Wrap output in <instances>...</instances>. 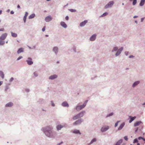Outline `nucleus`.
Listing matches in <instances>:
<instances>
[{
	"instance_id": "f257e3e1",
	"label": "nucleus",
	"mask_w": 145,
	"mask_h": 145,
	"mask_svg": "<svg viewBox=\"0 0 145 145\" xmlns=\"http://www.w3.org/2000/svg\"><path fill=\"white\" fill-rule=\"evenodd\" d=\"M52 129L51 127H47L45 129H44V131L45 134L47 136L51 138H54L56 134L52 132L51 131Z\"/></svg>"
},
{
	"instance_id": "f03ea898",
	"label": "nucleus",
	"mask_w": 145,
	"mask_h": 145,
	"mask_svg": "<svg viewBox=\"0 0 145 145\" xmlns=\"http://www.w3.org/2000/svg\"><path fill=\"white\" fill-rule=\"evenodd\" d=\"M88 101V100L85 101V103L82 105H78L76 106V109L77 111H79L84 108L86 105V103Z\"/></svg>"
},
{
	"instance_id": "7ed1b4c3",
	"label": "nucleus",
	"mask_w": 145,
	"mask_h": 145,
	"mask_svg": "<svg viewBox=\"0 0 145 145\" xmlns=\"http://www.w3.org/2000/svg\"><path fill=\"white\" fill-rule=\"evenodd\" d=\"M84 115V112H82L79 114H77L76 116L73 117V119L74 120H76L79 118H80L83 116Z\"/></svg>"
},
{
	"instance_id": "20e7f679",
	"label": "nucleus",
	"mask_w": 145,
	"mask_h": 145,
	"mask_svg": "<svg viewBox=\"0 0 145 145\" xmlns=\"http://www.w3.org/2000/svg\"><path fill=\"white\" fill-rule=\"evenodd\" d=\"M114 3V2L113 1H110L107 5L105 6V8H107L108 7H111L113 5Z\"/></svg>"
},
{
	"instance_id": "39448f33",
	"label": "nucleus",
	"mask_w": 145,
	"mask_h": 145,
	"mask_svg": "<svg viewBox=\"0 0 145 145\" xmlns=\"http://www.w3.org/2000/svg\"><path fill=\"white\" fill-rule=\"evenodd\" d=\"M26 61L27 62V64L29 65H31L33 63V62L32 61V59L30 57H28Z\"/></svg>"
},
{
	"instance_id": "423d86ee",
	"label": "nucleus",
	"mask_w": 145,
	"mask_h": 145,
	"mask_svg": "<svg viewBox=\"0 0 145 145\" xmlns=\"http://www.w3.org/2000/svg\"><path fill=\"white\" fill-rule=\"evenodd\" d=\"M7 33H5L1 35V37H0V38L2 40H3L5 39V38H6V37L7 36Z\"/></svg>"
},
{
	"instance_id": "0eeeda50",
	"label": "nucleus",
	"mask_w": 145,
	"mask_h": 145,
	"mask_svg": "<svg viewBox=\"0 0 145 145\" xmlns=\"http://www.w3.org/2000/svg\"><path fill=\"white\" fill-rule=\"evenodd\" d=\"M123 49V48L122 47H121L120 49H119L118 51H117V53L116 54V56H117L120 54L122 50Z\"/></svg>"
},
{
	"instance_id": "6e6552de",
	"label": "nucleus",
	"mask_w": 145,
	"mask_h": 145,
	"mask_svg": "<svg viewBox=\"0 0 145 145\" xmlns=\"http://www.w3.org/2000/svg\"><path fill=\"white\" fill-rule=\"evenodd\" d=\"M109 129V127L107 126L106 127H102L101 129L102 132H104L107 130Z\"/></svg>"
},
{
	"instance_id": "1a4fd4ad",
	"label": "nucleus",
	"mask_w": 145,
	"mask_h": 145,
	"mask_svg": "<svg viewBox=\"0 0 145 145\" xmlns=\"http://www.w3.org/2000/svg\"><path fill=\"white\" fill-rule=\"evenodd\" d=\"M52 19V17L50 16H49L46 17L45 18V20L46 22H49L51 21Z\"/></svg>"
},
{
	"instance_id": "9d476101",
	"label": "nucleus",
	"mask_w": 145,
	"mask_h": 145,
	"mask_svg": "<svg viewBox=\"0 0 145 145\" xmlns=\"http://www.w3.org/2000/svg\"><path fill=\"white\" fill-rule=\"evenodd\" d=\"M82 121H81V120H78L73 123V124L74 125H78L80 124Z\"/></svg>"
},
{
	"instance_id": "9b49d317",
	"label": "nucleus",
	"mask_w": 145,
	"mask_h": 145,
	"mask_svg": "<svg viewBox=\"0 0 145 145\" xmlns=\"http://www.w3.org/2000/svg\"><path fill=\"white\" fill-rule=\"evenodd\" d=\"M87 22V21L86 20L81 22L80 24V26L81 27H83L86 24Z\"/></svg>"
},
{
	"instance_id": "f8f14e48",
	"label": "nucleus",
	"mask_w": 145,
	"mask_h": 145,
	"mask_svg": "<svg viewBox=\"0 0 145 145\" xmlns=\"http://www.w3.org/2000/svg\"><path fill=\"white\" fill-rule=\"evenodd\" d=\"M60 25H61L64 28H66L67 27V25L65 24V22H61L60 23Z\"/></svg>"
},
{
	"instance_id": "ddd939ff",
	"label": "nucleus",
	"mask_w": 145,
	"mask_h": 145,
	"mask_svg": "<svg viewBox=\"0 0 145 145\" xmlns=\"http://www.w3.org/2000/svg\"><path fill=\"white\" fill-rule=\"evenodd\" d=\"M96 35L95 34H94L93 35H92L91 37L90 38V40L91 41H93L94 40L96 37Z\"/></svg>"
},
{
	"instance_id": "4468645a",
	"label": "nucleus",
	"mask_w": 145,
	"mask_h": 145,
	"mask_svg": "<svg viewBox=\"0 0 145 145\" xmlns=\"http://www.w3.org/2000/svg\"><path fill=\"white\" fill-rule=\"evenodd\" d=\"M57 75L55 74L53 75L50 76L49 78V79H54V78H57Z\"/></svg>"
},
{
	"instance_id": "2eb2a0df",
	"label": "nucleus",
	"mask_w": 145,
	"mask_h": 145,
	"mask_svg": "<svg viewBox=\"0 0 145 145\" xmlns=\"http://www.w3.org/2000/svg\"><path fill=\"white\" fill-rule=\"evenodd\" d=\"M125 125V123H123L122 124H121L120 125V126L118 128V130H120Z\"/></svg>"
},
{
	"instance_id": "dca6fc26",
	"label": "nucleus",
	"mask_w": 145,
	"mask_h": 145,
	"mask_svg": "<svg viewBox=\"0 0 145 145\" xmlns=\"http://www.w3.org/2000/svg\"><path fill=\"white\" fill-rule=\"evenodd\" d=\"M62 105L64 106H69V105L66 102H64L62 103Z\"/></svg>"
},
{
	"instance_id": "f3484780",
	"label": "nucleus",
	"mask_w": 145,
	"mask_h": 145,
	"mask_svg": "<svg viewBox=\"0 0 145 145\" xmlns=\"http://www.w3.org/2000/svg\"><path fill=\"white\" fill-rule=\"evenodd\" d=\"M13 105V104L11 102H9L8 103H7L6 106L7 107H10L12 106Z\"/></svg>"
},
{
	"instance_id": "a211bd4d",
	"label": "nucleus",
	"mask_w": 145,
	"mask_h": 145,
	"mask_svg": "<svg viewBox=\"0 0 145 145\" xmlns=\"http://www.w3.org/2000/svg\"><path fill=\"white\" fill-rule=\"evenodd\" d=\"M122 140L121 139L118 140L116 143L115 145H120V144L122 142Z\"/></svg>"
},
{
	"instance_id": "6ab92c4d",
	"label": "nucleus",
	"mask_w": 145,
	"mask_h": 145,
	"mask_svg": "<svg viewBox=\"0 0 145 145\" xmlns=\"http://www.w3.org/2000/svg\"><path fill=\"white\" fill-rule=\"evenodd\" d=\"M23 52V48H19L18 50L17 51V53L18 54H20L21 52Z\"/></svg>"
},
{
	"instance_id": "aec40b11",
	"label": "nucleus",
	"mask_w": 145,
	"mask_h": 145,
	"mask_svg": "<svg viewBox=\"0 0 145 145\" xmlns=\"http://www.w3.org/2000/svg\"><path fill=\"white\" fill-rule=\"evenodd\" d=\"M145 0H141L140 3V6H143L144 4Z\"/></svg>"
},
{
	"instance_id": "412c9836",
	"label": "nucleus",
	"mask_w": 145,
	"mask_h": 145,
	"mask_svg": "<svg viewBox=\"0 0 145 145\" xmlns=\"http://www.w3.org/2000/svg\"><path fill=\"white\" fill-rule=\"evenodd\" d=\"M141 123V121H139L137 122L134 123V125L135 126H138Z\"/></svg>"
},
{
	"instance_id": "4be33fe9",
	"label": "nucleus",
	"mask_w": 145,
	"mask_h": 145,
	"mask_svg": "<svg viewBox=\"0 0 145 145\" xmlns=\"http://www.w3.org/2000/svg\"><path fill=\"white\" fill-rule=\"evenodd\" d=\"M63 127V126H62L61 125H59L57 126V130H59Z\"/></svg>"
},
{
	"instance_id": "5701e85b",
	"label": "nucleus",
	"mask_w": 145,
	"mask_h": 145,
	"mask_svg": "<svg viewBox=\"0 0 145 145\" xmlns=\"http://www.w3.org/2000/svg\"><path fill=\"white\" fill-rule=\"evenodd\" d=\"M139 81H137L134 83L133 85V87H134L135 86H136V85H138L139 83Z\"/></svg>"
},
{
	"instance_id": "b1692460",
	"label": "nucleus",
	"mask_w": 145,
	"mask_h": 145,
	"mask_svg": "<svg viewBox=\"0 0 145 145\" xmlns=\"http://www.w3.org/2000/svg\"><path fill=\"white\" fill-rule=\"evenodd\" d=\"M129 117L131 118V119L129 121V122L130 123L131 122L136 118L135 117H132L131 116H130Z\"/></svg>"
},
{
	"instance_id": "393cba45",
	"label": "nucleus",
	"mask_w": 145,
	"mask_h": 145,
	"mask_svg": "<svg viewBox=\"0 0 145 145\" xmlns=\"http://www.w3.org/2000/svg\"><path fill=\"white\" fill-rule=\"evenodd\" d=\"M35 16V14H32L29 16V19H30L33 18Z\"/></svg>"
},
{
	"instance_id": "a878e982",
	"label": "nucleus",
	"mask_w": 145,
	"mask_h": 145,
	"mask_svg": "<svg viewBox=\"0 0 145 145\" xmlns=\"http://www.w3.org/2000/svg\"><path fill=\"white\" fill-rule=\"evenodd\" d=\"M58 48L57 47H55L54 48L53 50L55 53L56 54L58 52Z\"/></svg>"
},
{
	"instance_id": "bb28decb",
	"label": "nucleus",
	"mask_w": 145,
	"mask_h": 145,
	"mask_svg": "<svg viewBox=\"0 0 145 145\" xmlns=\"http://www.w3.org/2000/svg\"><path fill=\"white\" fill-rule=\"evenodd\" d=\"M0 75L2 78H4V74L3 72L2 71H0Z\"/></svg>"
},
{
	"instance_id": "cd10ccee",
	"label": "nucleus",
	"mask_w": 145,
	"mask_h": 145,
	"mask_svg": "<svg viewBox=\"0 0 145 145\" xmlns=\"http://www.w3.org/2000/svg\"><path fill=\"white\" fill-rule=\"evenodd\" d=\"M11 33L12 36L13 37H16L17 36V34L16 33H13L12 32H11Z\"/></svg>"
},
{
	"instance_id": "c85d7f7f",
	"label": "nucleus",
	"mask_w": 145,
	"mask_h": 145,
	"mask_svg": "<svg viewBox=\"0 0 145 145\" xmlns=\"http://www.w3.org/2000/svg\"><path fill=\"white\" fill-rule=\"evenodd\" d=\"M73 133L76 134L79 133L80 134H81V133L80 132V131L78 130H74L73 131Z\"/></svg>"
},
{
	"instance_id": "c756f323",
	"label": "nucleus",
	"mask_w": 145,
	"mask_h": 145,
	"mask_svg": "<svg viewBox=\"0 0 145 145\" xmlns=\"http://www.w3.org/2000/svg\"><path fill=\"white\" fill-rule=\"evenodd\" d=\"M0 38V45H3L4 44V41H3Z\"/></svg>"
},
{
	"instance_id": "7c9ffc66",
	"label": "nucleus",
	"mask_w": 145,
	"mask_h": 145,
	"mask_svg": "<svg viewBox=\"0 0 145 145\" xmlns=\"http://www.w3.org/2000/svg\"><path fill=\"white\" fill-rule=\"evenodd\" d=\"M96 141V138H94L90 142V144H92L93 143V142H95Z\"/></svg>"
},
{
	"instance_id": "2f4dec72",
	"label": "nucleus",
	"mask_w": 145,
	"mask_h": 145,
	"mask_svg": "<svg viewBox=\"0 0 145 145\" xmlns=\"http://www.w3.org/2000/svg\"><path fill=\"white\" fill-rule=\"evenodd\" d=\"M118 49V48L117 47H114V48L113 50H112V51L113 52V51H116Z\"/></svg>"
},
{
	"instance_id": "473e14b6",
	"label": "nucleus",
	"mask_w": 145,
	"mask_h": 145,
	"mask_svg": "<svg viewBox=\"0 0 145 145\" xmlns=\"http://www.w3.org/2000/svg\"><path fill=\"white\" fill-rule=\"evenodd\" d=\"M69 11H70L71 12H75L76 11V10L75 9H69Z\"/></svg>"
},
{
	"instance_id": "72a5a7b5",
	"label": "nucleus",
	"mask_w": 145,
	"mask_h": 145,
	"mask_svg": "<svg viewBox=\"0 0 145 145\" xmlns=\"http://www.w3.org/2000/svg\"><path fill=\"white\" fill-rule=\"evenodd\" d=\"M137 3V0H133V5H135Z\"/></svg>"
},
{
	"instance_id": "f704fd0d",
	"label": "nucleus",
	"mask_w": 145,
	"mask_h": 145,
	"mask_svg": "<svg viewBox=\"0 0 145 145\" xmlns=\"http://www.w3.org/2000/svg\"><path fill=\"white\" fill-rule=\"evenodd\" d=\"M107 14L108 13L107 12L104 13L103 15H101V17H103V16H106Z\"/></svg>"
},
{
	"instance_id": "c9c22d12",
	"label": "nucleus",
	"mask_w": 145,
	"mask_h": 145,
	"mask_svg": "<svg viewBox=\"0 0 145 145\" xmlns=\"http://www.w3.org/2000/svg\"><path fill=\"white\" fill-rule=\"evenodd\" d=\"M138 142V140L136 138L134 140L133 143H135L136 142Z\"/></svg>"
},
{
	"instance_id": "e433bc0d",
	"label": "nucleus",
	"mask_w": 145,
	"mask_h": 145,
	"mask_svg": "<svg viewBox=\"0 0 145 145\" xmlns=\"http://www.w3.org/2000/svg\"><path fill=\"white\" fill-rule=\"evenodd\" d=\"M120 121H118L116 122L115 124V127H116L118 125V123Z\"/></svg>"
},
{
	"instance_id": "4c0bfd02",
	"label": "nucleus",
	"mask_w": 145,
	"mask_h": 145,
	"mask_svg": "<svg viewBox=\"0 0 145 145\" xmlns=\"http://www.w3.org/2000/svg\"><path fill=\"white\" fill-rule=\"evenodd\" d=\"M113 114V113H111L109 115L107 116L106 117H108L111 116Z\"/></svg>"
},
{
	"instance_id": "58836bf2",
	"label": "nucleus",
	"mask_w": 145,
	"mask_h": 145,
	"mask_svg": "<svg viewBox=\"0 0 145 145\" xmlns=\"http://www.w3.org/2000/svg\"><path fill=\"white\" fill-rule=\"evenodd\" d=\"M22 56H20L17 59V60H19L20 59H22Z\"/></svg>"
},
{
	"instance_id": "ea45409f",
	"label": "nucleus",
	"mask_w": 145,
	"mask_h": 145,
	"mask_svg": "<svg viewBox=\"0 0 145 145\" xmlns=\"http://www.w3.org/2000/svg\"><path fill=\"white\" fill-rule=\"evenodd\" d=\"M28 15V13L27 12H26L25 13V15L24 17H27V16Z\"/></svg>"
},
{
	"instance_id": "a19ab883",
	"label": "nucleus",
	"mask_w": 145,
	"mask_h": 145,
	"mask_svg": "<svg viewBox=\"0 0 145 145\" xmlns=\"http://www.w3.org/2000/svg\"><path fill=\"white\" fill-rule=\"evenodd\" d=\"M124 139L126 140H128L127 137V136H125V137H124Z\"/></svg>"
},
{
	"instance_id": "79ce46f5",
	"label": "nucleus",
	"mask_w": 145,
	"mask_h": 145,
	"mask_svg": "<svg viewBox=\"0 0 145 145\" xmlns=\"http://www.w3.org/2000/svg\"><path fill=\"white\" fill-rule=\"evenodd\" d=\"M26 18L27 17H24V23H25L26 22Z\"/></svg>"
},
{
	"instance_id": "37998d69",
	"label": "nucleus",
	"mask_w": 145,
	"mask_h": 145,
	"mask_svg": "<svg viewBox=\"0 0 145 145\" xmlns=\"http://www.w3.org/2000/svg\"><path fill=\"white\" fill-rule=\"evenodd\" d=\"M34 74L35 76H37V72H35L34 73Z\"/></svg>"
},
{
	"instance_id": "c03bdc74",
	"label": "nucleus",
	"mask_w": 145,
	"mask_h": 145,
	"mask_svg": "<svg viewBox=\"0 0 145 145\" xmlns=\"http://www.w3.org/2000/svg\"><path fill=\"white\" fill-rule=\"evenodd\" d=\"M45 30V27H43V28L42 29V31H44Z\"/></svg>"
},
{
	"instance_id": "a18cd8bd",
	"label": "nucleus",
	"mask_w": 145,
	"mask_h": 145,
	"mask_svg": "<svg viewBox=\"0 0 145 145\" xmlns=\"http://www.w3.org/2000/svg\"><path fill=\"white\" fill-rule=\"evenodd\" d=\"M5 30L4 28H1L0 29V31H4Z\"/></svg>"
},
{
	"instance_id": "49530a36",
	"label": "nucleus",
	"mask_w": 145,
	"mask_h": 145,
	"mask_svg": "<svg viewBox=\"0 0 145 145\" xmlns=\"http://www.w3.org/2000/svg\"><path fill=\"white\" fill-rule=\"evenodd\" d=\"M65 19H66V20H68L69 17L68 16H67L65 17Z\"/></svg>"
},
{
	"instance_id": "de8ad7c7",
	"label": "nucleus",
	"mask_w": 145,
	"mask_h": 145,
	"mask_svg": "<svg viewBox=\"0 0 145 145\" xmlns=\"http://www.w3.org/2000/svg\"><path fill=\"white\" fill-rule=\"evenodd\" d=\"M143 138H142V137H139L138 138V140H141V139H142Z\"/></svg>"
},
{
	"instance_id": "09e8293b",
	"label": "nucleus",
	"mask_w": 145,
	"mask_h": 145,
	"mask_svg": "<svg viewBox=\"0 0 145 145\" xmlns=\"http://www.w3.org/2000/svg\"><path fill=\"white\" fill-rule=\"evenodd\" d=\"M51 104H52V106H55V105L54 104V103L52 102V101L51 102Z\"/></svg>"
},
{
	"instance_id": "8fccbe9b",
	"label": "nucleus",
	"mask_w": 145,
	"mask_h": 145,
	"mask_svg": "<svg viewBox=\"0 0 145 145\" xmlns=\"http://www.w3.org/2000/svg\"><path fill=\"white\" fill-rule=\"evenodd\" d=\"M13 80H14L13 78L12 77V78H11L10 79V81H12Z\"/></svg>"
},
{
	"instance_id": "3c124183",
	"label": "nucleus",
	"mask_w": 145,
	"mask_h": 145,
	"mask_svg": "<svg viewBox=\"0 0 145 145\" xmlns=\"http://www.w3.org/2000/svg\"><path fill=\"white\" fill-rule=\"evenodd\" d=\"M134 57V56H132V55L130 56H129V58H132V57Z\"/></svg>"
},
{
	"instance_id": "603ef678",
	"label": "nucleus",
	"mask_w": 145,
	"mask_h": 145,
	"mask_svg": "<svg viewBox=\"0 0 145 145\" xmlns=\"http://www.w3.org/2000/svg\"><path fill=\"white\" fill-rule=\"evenodd\" d=\"M3 83V82L0 81V86H1Z\"/></svg>"
},
{
	"instance_id": "864d4df0",
	"label": "nucleus",
	"mask_w": 145,
	"mask_h": 145,
	"mask_svg": "<svg viewBox=\"0 0 145 145\" xmlns=\"http://www.w3.org/2000/svg\"><path fill=\"white\" fill-rule=\"evenodd\" d=\"M14 12L12 11H11L10 12V13L11 14H14Z\"/></svg>"
},
{
	"instance_id": "5fc2aeb1",
	"label": "nucleus",
	"mask_w": 145,
	"mask_h": 145,
	"mask_svg": "<svg viewBox=\"0 0 145 145\" xmlns=\"http://www.w3.org/2000/svg\"><path fill=\"white\" fill-rule=\"evenodd\" d=\"M128 52H125V54L126 55H127V54H128Z\"/></svg>"
},
{
	"instance_id": "6e6d98bb",
	"label": "nucleus",
	"mask_w": 145,
	"mask_h": 145,
	"mask_svg": "<svg viewBox=\"0 0 145 145\" xmlns=\"http://www.w3.org/2000/svg\"><path fill=\"white\" fill-rule=\"evenodd\" d=\"M8 87H7L6 88V89H5V91H7V89H8Z\"/></svg>"
},
{
	"instance_id": "4d7b16f0",
	"label": "nucleus",
	"mask_w": 145,
	"mask_h": 145,
	"mask_svg": "<svg viewBox=\"0 0 145 145\" xmlns=\"http://www.w3.org/2000/svg\"><path fill=\"white\" fill-rule=\"evenodd\" d=\"M17 7L18 8H20V6L19 5H18L17 6Z\"/></svg>"
},
{
	"instance_id": "13d9d810",
	"label": "nucleus",
	"mask_w": 145,
	"mask_h": 145,
	"mask_svg": "<svg viewBox=\"0 0 145 145\" xmlns=\"http://www.w3.org/2000/svg\"><path fill=\"white\" fill-rule=\"evenodd\" d=\"M142 139L144 141V143H145V138H143Z\"/></svg>"
},
{
	"instance_id": "bf43d9fd",
	"label": "nucleus",
	"mask_w": 145,
	"mask_h": 145,
	"mask_svg": "<svg viewBox=\"0 0 145 145\" xmlns=\"http://www.w3.org/2000/svg\"><path fill=\"white\" fill-rule=\"evenodd\" d=\"M137 17H137V16H134L133 18H137Z\"/></svg>"
},
{
	"instance_id": "052dcab7",
	"label": "nucleus",
	"mask_w": 145,
	"mask_h": 145,
	"mask_svg": "<svg viewBox=\"0 0 145 145\" xmlns=\"http://www.w3.org/2000/svg\"><path fill=\"white\" fill-rule=\"evenodd\" d=\"M144 19V18H142L141 19V22H142L143 21V20Z\"/></svg>"
},
{
	"instance_id": "680f3d73",
	"label": "nucleus",
	"mask_w": 145,
	"mask_h": 145,
	"mask_svg": "<svg viewBox=\"0 0 145 145\" xmlns=\"http://www.w3.org/2000/svg\"><path fill=\"white\" fill-rule=\"evenodd\" d=\"M2 11L1 10H0V14H1Z\"/></svg>"
},
{
	"instance_id": "e2e57ef3",
	"label": "nucleus",
	"mask_w": 145,
	"mask_h": 145,
	"mask_svg": "<svg viewBox=\"0 0 145 145\" xmlns=\"http://www.w3.org/2000/svg\"><path fill=\"white\" fill-rule=\"evenodd\" d=\"M62 143H63V142H61V143H59V144H57L58 145H60L61 144H62Z\"/></svg>"
},
{
	"instance_id": "0e129e2a",
	"label": "nucleus",
	"mask_w": 145,
	"mask_h": 145,
	"mask_svg": "<svg viewBox=\"0 0 145 145\" xmlns=\"http://www.w3.org/2000/svg\"><path fill=\"white\" fill-rule=\"evenodd\" d=\"M45 36H46V37H48V35H45Z\"/></svg>"
},
{
	"instance_id": "69168bd1",
	"label": "nucleus",
	"mask_w": 145,
	"mask_h": 145,
	"mask_svg": "<svg viewBox=\"0 0 145 145\" xmlns=\"http://www.w3.org/2000/svg\"><path fill=\"white\" fill-rule=\"evenodd\" d=\"M137 145H140V144L139 143H138Z\"/></svg>"
},
{
	"instance_id": "338daca9",
	"label": "nucleus",
	"mask_w": 145,
	"mask_h": 145,
	"mask_svg": "<svg viewBox=\"0 0 145 145\" xmlns=\"http://www.w3.org/2000/svg\"><path fill=\"white\" fill-rule=\"evenodd\" d=\"M142 105H145V102L143 104H142Z\"/></svg>"
},
{
	"instance_id": "774afa93",
	"label": "nucleus",
	"mask_w": 145,
	"mask_h": 145,
	"mask_svg": "<svg viewBox=\"0 0 145 145\" xmlns=\"http://www.w3.org/2000/svg\"><path fill=\"white\" fill-rule=\"evenodd\" d=\"M122 5H124V4L123 3L122 4Z\"/></svg>"
}]
</instances>
